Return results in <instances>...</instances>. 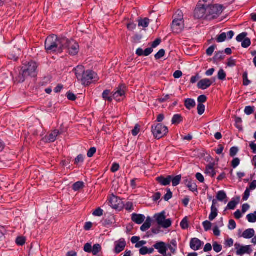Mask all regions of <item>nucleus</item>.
Here are the masks:
<instances>
[{"label":"nucleus","mask_w":256,"mask_h":256,"mask_svg":"<svg viewBox=\"0 0 256 256\" xmlns=\"http://www.w3.org/2000/svg\"><path fill=\"white\" fill-rule=\"evenodd\" d=\"M66 43V38H58L55 34L50 35L45 40V50L48 54L62 53L64 50V44Z\"/></svg>","instance_id":"f257e3e1"},{"label":"nucleus","mask_w":256,"mask_h":256,"mask_svg":"<svg viewBox=\"0 0 256 256\" xmlns=\"http://www.w3.org/2000/svg\"><path fill=\"white\" fill-rule=\"evenodd\" d=\"M74 71L78 80L84 86H88L92 83L97 82L99 80L96 73L90 70H85L82 66H77Z\"/></svg>","instance_id":"f03ea898"},{"label":"nucleus","mask_w":256,"mask_h":256,"mask_svg":"<svg viewBox=\"0 0 256 256\" xmlns=\"http://www.w3.org/2000/svg\"><path fill=\"white\" fill-rule=\"evenodd\" d=\"M174 20L172 24V29L174 33L180 34L184 28L183 14L182 11L178 10L173 16Z\"/></svg>","instance_id":"7ed1b4c3"},{"label":"nucleus","mask_w":256,"mask_h":256,"mask_svg":"<svg viewBox=\"0 0 256 256\" xmlns=\"http://www.w3.org/2000/svg\"><path fill=\"white\" fill-rule=\"evenodd\" d=\"M152 132L154 138L159 140L166 136L168 130L166 126L161 124H158L152 126Z\"/></svg>","instance_id":"20e7f679"},{"label":"nucleus","mask_w":256,"mask_h":256,"mask_svg":"<svg viewBox=\"0 0 256 256\" xmlns=\"http://www.w3.org/2000/svg\"><path fill=\"white\" fill-rule=\"evenodd\" d=\"M208 16V20H214L218 18L222 12V6L221 5H208L206 4Z\"/></svg>","instance_id":"39448f33"},{"label":"nucleus","mask_w":256,"mask_h":256,"mask_svg":"<svg viewBox=\"0 0 256 256\" xmlns=\"http://www.w3.org/2000/svg\"><path fill=\"white\" fill-rule=\"evenodd\" d=\"M66 43L64 44V50H66L67 52L72 56H76L79 51V45L78 42L73 40H68L66 38Z\"/></svg>","instance_id":"423d86ee"},{"label":"nucleus","mask_w":256,"mask_h":256,"mask_svg":"<svg viewBox=\"0 0 256 256\" xmlns=\"http://www.w3.org/2000/svg\"><path fill=\"white\" fill-rule=\"evenodd\" d=\"M37 68V64L34 61H30L24 64L22 70L24 71V74L28 76L34 77L36 75Z\"/></svg>","instance_id":"0eeeda50"},{"label":"nucleus","mask_w":256,"mask_h":256,"mask_svg":"<svg viewBox=\"0 0 256 256\" xmlns=\"http://www.w3.org/2000/svg\"><path fill=\"white\" fill-rule=\"evenodd\" d=\"M207 14L206 4H198L194 11V18L197 19L208 20L210 18L208 16Z\"/></svg>","instance_id":"6e6552de"},{"label":"nucleus","mask_w":256,"mask_h":256,"mask_svg":"<svg viewBox=\"0 0 256 256\" xmlns=\"http://www.w3.org/2000/svg\"><path fill=\"white\" fill-rule=\"evenodd\" d=\"M165 212L164 211L160 213L156 214L154 218L158 224L164 228H170L172 225L170 219H166Z\"/></svg>","instance_id":"1a4fd4ad"},{"label":"nucleus","mask_w":256,"mask_h":256,"mask_svg":"<svg viewBox=\"0 0 256 256\" xmlns=\"http://www.w3.org/2000/svg\"><path fill=\"white\" fill-rule=\"evenodd\" d=\"M110 203L113 208L118 210H122L124 206L122 200L114 195L110 198Z\"/></svg>","instance_id":"9d476101"},{"label":"nucleus","mask_w":256,"mask_h":256,"mask_svg":"<svg viewBox=\"0 0 256 256\" xmlns=\"http://www.w3.org/2000/svg\"><path fill=\"white\" fill-rule=\"evenodd\" d=\"M59 131L57 130H55L52 131L50 134L46 136L43 140L46 142H54L58 136L59 134Z\"/></svg>","instance_id":"9b49d317"},{"label":"nucleus","mask_w":256,"mask_h":256,"mask_svg":"<svg viewBox=\"0 0 256 256\" xmlns=\"http://www.w3.org/2000/svg\"><path fill=\"white\" fill-rule=\"evenodd\" d=\"M213 83V82L208 78L201 80L198 83L197 86L198 88L202 90H206L209 88Z\"/></svg>","instance_id":"f8f14e48"},{"label":"nucleus","mask_w":256,"mask_h":256,"mask_svg":"<svg viewBox=\"0 0 256 256\" xmlns=\"http://www.w3.org/2000/svg\"><path fill=\"white\" fill-rule=\"evenodd\" d=\"M154 248L157 250L158 252L162 254H166L167 251V246L166 244L162 242H156L154 246Z\"/></svg>","instance_id":"ddd939ff"},{"label":"nucleus","mask_w":256,"mask_h":256,"mask_svg":"<svg viewBox=\"0 0 256 256\" xmlns=\"http://www.w3.org/2000/svg\"><path fill=\"white\" fill-rule=\"evenodd\" d=\"M132 220L136 224H142L145 220L144 215L134 213L132 214Z\"/></svg>","instance_id":"4468645a"},{"label":"nucleus","mask_w":256,"mask_h":256,"mask_svg":"<svg viewBox=\"0 0 256 256\" xmlns=\"http://www.w3.org/2000/svg\"><path fill=\"white\" fill-rule=\"evenodd\" d=\"M202 246V242L197 238H192L190 242V248L194 250H198Z\"/></svg>","instance_id":"2eb2a0df"},{"label":"nucleus","mask_w":256,"mask_h":256,"mask_svg":"<svg viewBox=\"0 0 256 256\" xmlns=\"http://www.w3.org/2000/svg\"><path fill=\"white\" fill-rule=\"evenodd\" d=\"M156 180L162 186H166L169 185L171 182V176H168L166 178L160 176L156 178Z\"/></svg>","instance_id":"dca6fc26"},{"label":"nucleus","mask_w":256,"mask_h":256,"mask_svg":"<svg viewBox=\"0 0 256 256\" xmlns=\"http://www.w3.org/2000/svg\"><path fill=\"white\" fill-rule=\"evenodd\" d=\"M124 86L122 88V86H119L116 91L112 94L113 99L116 100V101H120V98H119L118 97L122 96L125 94V91L124 90Z\"/></svg>","instance_id":"f3484780"},{"label":"nucleus","mask_w":256,"mask_h":256,"mask_svg":"<svg viewBox=\"0 0 256 256\" xmlns=\"http://www.w3.org/2000/svg\"><path fill=\"white\" fill-rule=\"evenodd\" d=\"M126 243L124 239H120L117 243L116 244L114 252L116 254H119L122 252L126 247Z\"/></svg>","instance_id":"a211bd4d"},{"label":"nucleus","mask_w":256,"mask_h":256,"mask_svg":"<svg viewBox=\"0 0 256 256\" xmlns=\"http://www.w3.org/2000/svg\"><path fill=\"white\" fill-rule=\"evenodd\" d=\"M240 197H236V198H233L232 200L230 202L228 203V204L226 206V209H228V210H234L236 207V205L239 203L240 202Z\"/></svg>","instance_id":"6ab92c4d"},{"label":"nucleus","mask_w":256,"mask_h":256,"mask_svg":"<svg viewBox=\"0 0 256 256\" xmlns=\"http://www.w3.org/2000/svg\"><path fill=\"white\" fill-rule=\"evenodd\" d=\"M184 105L188 110H190L194 108L196 104L194 100L192 98H187L184 100Z\"/></svg>","instance_id":"aec40b11"},{"label":"nucleus","mask_w":256,"mask_h":256,"mask_svg":"<svg viewBox=\"0 0 256 256\" xmlns=\"http://www.w3.org/2000/svg\"><path fill=\"white\" fill-rule=\"evenodd\" d=\"M167 250L168 248L172 254L176 253V248L177 247V243L176 240H171L170 244L166 245Z\"/></svg>","instance_id":"412c9836"},{"label":"nucleus","mask_w":256,"mask_h":256,"mask_svg":"<svg viewBox=\"0 0 256 256\" xmlns=\"http://www.w3.org/2000/svg\"><path fill=\"white\" fill-rule=\"evenodd\" d=\"M254 235V230L252 228L246 230L242 234V236L245 238H252Z\"/></svg>","instance_id":"4be33fe9"},{"label":"nucleus","mask_w":256,"mask_h":256,"mask_svg":"<svg viewBox=\"0 0 256 256\" xmlns=\"http://www.w3.org/2000/svg\"><path fill=\"white\" fill-rule=\"evenodd\" d=\"M186 186L192 192L197 191L198 186L195 182H192L191 180H186Z\"/></svg>","instance_id":"5701e85b"},{"label":"nucleus","mask_w":256,"mask_h":256,"mask_svg":"<svg viewBox=\"0 0 256 256\" xmlns=\"http://www.w3.org/2000/svg\"><path fill=\"white\" fill-rule=\"evenodd\" d=\"M206 174H210L212 178H214L216 174V172L212 164H208L206 166Z\"/></svg>","instance_id":"b1692460"},{"label":"nucleus","mask_w":256,"mask_h":256,"mask_svg":"<svg viewBox=\"0 0 256 256\" xmlns=\"http://www.w3.org/2000/svg\"><path fill=\"white\" fill-rule=\"evenodd\" d=\"M182 176L181 175H178L175 176H171V182H172V185L173 186H176L178 185L181 180Z\"/></svg>","instance_id":"393cba45"},{"label":"nucleus","mask_w":256,"mask_h":256,"mask_svg":"<svg viewBox=\"0 0 256 256\" xmlns=\"http://www.w3.org/2000/svg\"><path fill=\"white\" fill-rule=\"evenodd\" d=\"M224 58L225 56L223 52H216L213 59L214 62H218L224 60Z\"/></svg>","instance_id":"a878e982"},{"label":"nucleus","mask_w":256,"mask_h":256,"mask_svg":"<svg viewBox=\"0 0 256 256\" xmlns=\"http://www.w3.org/2000/svg\"><path fill=\"white\" fill-rule=\"evenodd\" d=\"M151 226V220L150 218H148L144 224L141 226L140 230L143 232L147 230Z\"/></svg>","instance_id":"bb28decb"},{"label":"nucleus","mask_w":256,"mask_h":256,"mask_svg":"<svg viewBox=\"0 0 256 256\" xmlns=\"http://www.w3.org/2000/svg\"><path fill=\"white\" fill-rule=\"evenodd\" d=\"M182 118L180 114H174L172 118V124H178L180 122H181L182 121Z\"/></svg>","instance_id":"cd10ccee"},{"label":"nucleus","mask_w":256,"mask_h":256,"mask_svg":"<svg viewBox=\"0 0 256 256\" xmlns=\"http://www.w3.org/2000/svg\"><path fill=\"white\" fill-rule=\"evenodd\" d=\"M110 93V90H106L104 91L102 96V98L105 100H107L110 102H111L112 101L113 98L112 96H109V95Z\"/></svg>","instance_id":"c85d7f7f"},{"label":"nucleus","mask_w":256,"mask_h":256,"mask_svg":"<svg viewBox=\"0 0 256 256\" xmlns=\"http://www.w3.org/2000/svg\"><path fill=\"white\" fill-rule=\"evenodd\" d=\"M27 77H28V76L24 74V71L21 70L18 76L16 78V82H17L18 83L23 82Z\"/></svg>","instance_id":"c756f323"},{"label":"nucleus","mask_w":256,"mask_h":256,"mask_svg":"<svg viewBox=\"0 0 256 256\" xmlns=\"http://www.w3.org/2000/svg\"><path fill=\"white\" fill-rule=\"evenodd\" d=\"M216 198L217 200L222 202L227 198V196L226 193L224 190H220L218 192Z\"/></svg>","instance_id":"7c9ffc66"},{"label":"nucleus","mask_w":256,"mask_h":256,"mask_svg":"<svg viewBox=\"0 0 256 256\" xmlns=\"http://www.w3.org/2000/svg\"><path fill=\"white\" fill-rule=\"evenodd\" d=\"M250 250V246H242L239 250H237L236 253L238 255H242L246 253H250L248 250Z\"/></svg>","instance_id":"2f4dec72"},{"label":"nucleus","mask_w":256,"mask_h":256,"mask_svg":"<svg viewBox=\"0 0 256 256\" xmlns=\"http://www.w3.org/2000/svg\"><path fill=\"white\" fill-rule=\"evenodd\" d=\"M150 20L148 18H144V19H140L138 20V26L143 28H147L150 23Z\"/></svg>","instance_id":"473e14b6"},{"label":"nucleus","mask_w":256,"mask_h":256,"mask_svg":"<svg viewBox=\"0 0 256 256\" xmlns=\"http://www.w3.org/2000/svg\"><path fill=\"white\" fill-rule=\"evenodd\" d=\"M218 216V210L216 208L211 207V212L208 218L210 220H213Z\"/></svg>","instance_id":"72a5a7b5"},{"label":"nucleus","mask_w":256,"mask_h":256,"mask_svg":"<svg viewBox=\"0 0 256 256\" xmlns=\"http://www.w3.org/2000/svg\"><path fill=\"white\" fill-rule=\"evenodd\" d=\"M102 248L100 244H96L93 246L92 252L94 256H96L98 254L101 250Z\"/></svg>","instance_id":"f704fd0d"},{"label":"nucleus","mask_w":256,"mask_h":256,"mask_svg":"<svg viewBox=\"0 0 256 256\" xmlns=\"http://www.w3.org/2000/svg\"><path fill=\"white\" fill-rule=\"evenodd\" d=\"M84 186V184L82 182H78L72 185V189L74 191H77L82 188Z\"/></svg>","instance_id":"c9c22d12"},{"label":"nucleus","mask_w":256,"mask_h":256,"mask_svg":"<svg viewBox=\"0 0 256 256\" xmlns=\"http://www.w3.org/2000/svg\"><path fill=\"white\" fill-rule=\"evenodd\" d=\"M180 226L182 230L188 229V224L187 217L184 218L180 222Z\"/></svg>","instance_id":"e433bc0d"},{"label":"nucleus","mask_w":256,"mask_h":256,"mask_svg":"<svg viewBox=\"0 0 256 256\" xmlns=\"http://www.w3.org/2000/svg\"><path fill=\"white\" fill-rule=\"evenodd\" d=\"M246 218L250 222H256V212L254 214H250L247 215Z\"/></svg>","instance_id":"4c0bfd02"},{"label":"nucleus","mask_w":256,"mask_h":256,"mask_svg":"<svg viewBox=\"0 0 256 256\" xmlns=\"http://www.w3.org/2000/svg\"><path fill=\"white\" fill-rule=\"evenodd\" d=\"M16 242L18 246H22L26 243V238L23 236L18 237Z\"/></svg>","instance_id":"58836bf2"},{"label":"nucleus","mask_w":256,"mask_h":256,"mask_svg":"<svg viewBox=\"0 0 256 256\" xmlns=\"http://www.w3.org/2000/svg\"><path fill=\"white\" fill-rule=\"evenodd\" d=\"M242 78H243V85L244 86H248L250 84V81L248 80V73L247 72H244L242 74Z\"/></svg>","instance_id":"ea45409f"},{"label":"nucleus","mask_w":256,"mask_h":256,"mask_svg":"<svg viewBox=\"0 0 256 256\" xmlns=\"http://www.w3.org/2000/svg\"><path fill=\"white\" fill-rule=\"evenodd\" d=\"M250 44L251 41L250 38H246L242 42V46L244 48H248Z\"/></svg>","instance_id":"a19ab883"},{"label":"nucleus","mask_w":256,"mask_h":256,"mask_svg":"<svg viewBox=\"0 0 256 256\" xmlns=\"http://www.w3.org/2000/svg\"><path fill=\"white\" fill-rule=\"evenodd\" d=\"M202 225L204 229V230L206 232L210 230L211 229L212 223L208 220H206L204 222H202Z\"/></svg>","instance_id":"79ce46f5"},{"label":"nucleus","mask_w":256,"mask_h":256,"mask_svg":"<svg viewBox=\"0 0 256 256\" xmlns=\"http://www.w3.org/2000/svg\"><path fill=\"white\" fill-rule=\"evenodd\" d=\"M248 35V34L246 32H244L241 33L240 34H238L236 38V40L238 42H242L245 38Z\"/></svg>","instance_id":"37998d69"},{"label":"nucleus","mask_w":256,"mask_h":256,"mask_svg":"<svg viewBox=\"0 0 256 256\" xmlns=\"http://www.w3.org/2000/svg\"><path fill=\"white\" fill-rule=\"evenodd\" d=\"M197 110L198 114L202 115L204 112L205 106L202 104H198Z\"/></svg>","instance_id":"c03bdc74"},{"label":"nucleus","mask_w":256,"mask_h":256,"mask_svg":"<svg viewBox=\"0 0 256 256\" xmlns=\"http://www.w3.org/2000/svg\"><path fill=\"white\" fill-rule=\"evenodd\" d=\"M218 76L220 80H224L226 79V74L222 69H220L218 72Z\"/></svg>","instance_id":"a18cd8bd"},{"label":"nucleus","mask_w":256,"mask_h":256,"mask_svg":"<svg viewBox=\"0 0 256 256\" xmlns=\"http://www.w3.org/2000/svg\"><path fill=\"white\" fill-rule=\"evenodd\" d=\"M165 50L164 49L160 50L158 53H156L154 58L156 60H159L164 56Z\"/></svg>","instance_id":"49530a36"},{"label":"nucleus","mask_w":256,"mask_h":256,"mask_svg":"<svg viewBox=\"0 0 256 256\" xmlns=\"http://www.w3.org/2000/svg\"><path fill=\"white\" fill-rule=\"evenodd\" d=\"M240 164V160L238 158H234L232 160V161L231 166L234 168H235Z\"/></svg>","instance_id":"de8ad7c7"},{"label":"nucleus","mask_w":256,"mask_h":256,"mask_svg":"<svg viewBox=\"0 0 256 256\" xmlns=\"http://www.w3.org/2000/svg\"><path fill=\"white\" fill-rule=\"evenodd\" d=\"M214 250L216 252H219L222 250V246L217 242H214L213 244Z\"/></svg>","instance_id":"09e8293b"},{"label":"nucleus","mask_w":256,"mask_h":256,"mask_svg":"<svg viewBox=\"0 0 256 256\" xmlns=\"http://www.w3.org/2000/svg\"><path fill=\"white\" fill-rule=\"evenodd\" d=\"M226 34L224 32H223L218 36V38H216V41L218 42H222L225 41V40H226Z\"/></svg>","instance_id":"8fccbe9b"},{"label":"nucleus","mask_w":256,"mask_h":256,"mask_svg":"<svg viewBox=\"0 0 256 256\" xmlns=\"http://www.w3.org/2000/svg\"><path fill=\"white\" fill-rule=\"evenodd\" d=\"M236 60L232 58H230L228 60V62L226 63V65L229 67H233L236 66Z\"/></svg>","instance_id":"3c124183"},{"label":"nucleus","mask_w":256,"mask_h":256,"mask_svg":"<svg viewBox=\"0 0 256 256\" xmlns=\"http://www.w3.org/2000/svg\"><path fill=\"white\" fill-rule=\"evenodd\" d=\"M103 212L104 210L100 208H98L92 212V214L96 216H101L103 215Z\"/></svg>","instance_id":"603ef678"},{"label":"nucleus","mask_w":256,"mask_h":256,"mask_svg":"<svg viewBox=\"0 0 256 256\" xmlns=\"http://www.w3.org/2000/svg\"><path fill=\"white\" fill-rule=\"evenodd\" d=\"M84 158L82 154H79L74 160V164L78 165L79 163L84 162Z\"/></svg>","instance_id":"864d4df0"},{"label":"nucleus","mask_w":256,"mask_h":256,"mask_svg":"<svg viewBox=\"0 0 256 256\" xmlns=\"http://www.w3.org/2000/svg\"><path fill=\"white\" fill-rule=\"evenodd\" d=\"M238 149L237 147H232L230 150V155L231 157H234L238 153Z\"/></svg>","instance_id":"5fc2aeb1"},{"label":"nucleus","mask_w":256,"mask_h":256,"mask_svg":"<svg viewBox=\"0 0 256 256\" xmlns=\"http://www.w3.org/2000/svg\"><path fill=\"white\" fill-rule=\"evenodd\" d=\"M254 112V107L247 106L245 108L244 112L248 115L252 114Z\"/></svg>","instance_id":"6e6d98bb"},{"label":"nucleus","mask_w":256,"mask_h":256,"mask_svg":"<svg viewBox=\"0 0 256 256\" xmlns=\"http://www.w3.org/2000/svg\"><path fill=\"white\" fill-rule=\"evenodd\" d=\"M172 196V193L170 191V188L167 189V192L164 196V200L166 201H168L169 200H170Z\"/></svg>","instance_id":"4d7b16f0"},{"label":"nucleus","mask_w":256,"mask_h":256,"mask_svg":"<svg viewBox=\"0 0 256 256\" xmlns=\"http://www.w3.org/2000/svg\"><path fill=\"white\" fill-rule=\"evenodd\" d=\"M66 97L68 100L72 101H74L76 99V95L70 92H68L66 93Z\"/></svg>","instance_id":"13d9d810"},{"label":"nucleus","mask_w":256,"mask_h":256,"mask_svg":"<svg viewBox=\"0 0 256 256\" xmlns=\"http://www.w3.org/2000/svg\"><path fill=\"white\" fill-rule=\"evenodd\" d=\"M215 48H216V46H214V45L209 47L206 50V54L208 56H211L212 54L215 50Z\"/></svg>","instance_id":"bf43d9fd"},{"label":"nucleus","mask_w":256,"mask_h":256,"mask_svg":"<svg viewBox=\"0 0 256 256\" xmlns=\"http://www.w3.org/2000/svg\"><path fill=\"white\" fill-rule=\"evenodd\" d=\"M96 148H91L88 152L87 156L88 158H92L96 152Z\"/></svg>","instance_id":"052dcab7"},{"label":"nucleus","mask_w":256,"mask_h":256,"mask_svg":"<svg viewBox=\"0 0 256 256\" xmlns=\"http://www.w3.org/2000/svg\"><path fill=\"white\" fill-rule=\"evenodd\" d=\"M84 252H92V247L91 244L89 243H86V244H85L84 246Z\"/></svg>","instance_id":"680f3d73"},{"label":"nucleus","mask_w":256,"mask_h":256,"mask_svg":"<svg viewBox=\"0 0 256 256\" xmlns=\"http://www.w3.org/2000/svg\"><path fill=\"white\" fill-rule=\"evenodd\" d=\"M228 227V228L231 230L235 229L236 228V223L235 221L233 220H230Z\"/></svg>","instance_id":"e2e57ef3"},{"label":"nucleus","mask_w":256,"mask_h":256,"mask_svg":"<svg viewBox=\"0 0 256 256\" xmlns=\"http://www.w3.org/2000/svg\"><path fill=\"white\" fill-rule=\"evenodd\" d=\"M250 190L248 188L246 189L245 190L243 197L242 200H247L250 196Z\"/></svg>","instance_id":"0e129e2a"},{"label":"nucleus","mask_w":256,"mask_h":256,"mask_svg":"<svg viewBox=\"0 0 256 256\" xmlns=\"http://www.w3.org/2000/svg\"><path fill=\"white\" fill-rule=\"evenodd\" d=\"M207 98L205 95H200L198 97V104H202L206 101Z\"/></svg>","instance_id":"69168bd1"},{"label":"nucleus","mask_w":256,"mask_h":256,"mask_svg":"<svg viewBox=\"0 0 256 256\" xmlns=\"http://www.w3.org/2000/svg\"><path fill=\"white\" fill-rule=\"evenodd\" d=\"M140 132V128L138 124H136L134 128L132 130V134L134 136H136Z\"/></svg>","instance_id":"338daca9"},{"label":"nucleus","mask_w":256,"mask_h":256,"mask_svg":"<svg viewBox=\"0 0 256 256\" xmlns=\"http://www.w3.org/2000/svg\"><path fill=\"white\" fill-rule=\"evenodd\" d=\"M196 179L200 182H203L204 181V176L200 172H198L196 174Z\"/></svg>","instance_id":"774afa93"}]
</instances>
